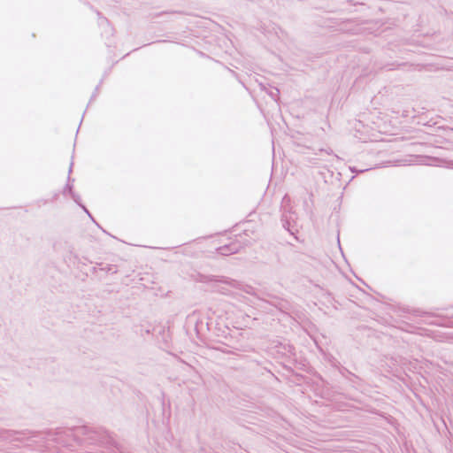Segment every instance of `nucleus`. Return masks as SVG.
Returning a JSON list of instances; mask_svg holds the SVG:
<instances>
[{
  "label": "nucleus",
  "mask_w": 453,
  "mask_h": 453,
  "mask_svg": "<svg viewBox=\"0 0 453 453\" xmlns=\"http://www.w3.org/2000/svg\"><path fill=\"white\" fill-rule=\"evenodd\" d=\"M48 436L63 446H73L71 441L77 445H98L104 448L118 447L117 442L104 428H94L88 426H73L69 428H57L54 432L49 431Z\"/></svg>",
  "instance_id": "f257e3e1"
},
{
  "label": "nucleus",
  "mask_w": 453,
  "mask_h": 453,
  "mask_svg": "<svg viewBox=\"0 0 453 453\" xmlns=\"http://www.w3.org/2000/svg\"><path fill=\"white\" fill-rule=\"evenodd\" d=\"M197 280L203 283H223L232 288H239L240 286L236 280H233L225 276L207 275L199 273Z\"/></svg>",
  "instance_id": "f03ea898"
},
{
  "label": "nucleus",
  "mask_w": 453,
  "mask_h": 453,
  "mask_svg": "<svg viewBox=\"0 0 453 453\" xmlns=\"http://www.w3.org/2000/svg\"><path fill=\"white\" fill-rule=\"evenodd\" d=\"M274 349L276 353L282 357H291L296 356V348L289 342H278Z\"/></svg>",
  "instance_id": "7ed1b4c3"
},
{
  "label": "nucleus",
  "mask_w": 453,
  "mask_h": 453,
  "mask_svg": "<svg viewBox=\"0 0 453 453\" xmlns=\"http://www.w3.org/2000/svg\"><path fill=\"white\" fill-rule=\"evenodd\" d=\"M241 245L238 242H231L217 249V252L222 256L235 254L239 251Z\"/></svg>",
  "instance_id": "20e7f679"
},
{
  "label": "nucleus",
  "mask_w": 453,
  "mask_h": 453,
  "mask_svg": "<svg viewBox=\"0 0 453 453\" xmlns=\"http://www.w3.org/2000/svg\"><path fill=\"white\" fill-rule=\"evenodd\" d=\"M26 434L25 432L16 430H4L0 434V437L4 440L10 441H23V438L18 437V435Z\"/></svg>",
  "instance_id": "39448f33"
},
{
  "label": "nucleus",
  "mask_w": 453,
  "mask_h": 453,
  "mask_svg": "<svg viewBox=\"0 0 453 453\" xmlns=\"http://www.w3.org/2000/svg\"><path fill=\"white\" fill-rule=\"evenodd\" d=\"M211 291L225 296H232L233 292L225 286L219 285V283H213L211 285Z\"/></svg>",
  "instance_id": "423d86ee"
},
{
  "label": "nucleus",
  "mask_w": 453,
  "mask_h": 453,
  "mask_svg": "<svg viewBox=\"0 0 453 453\" xmlns=\"http://www.w3.org/2000/svg\"><path fill=\"white\" fill-rule=\"evenodd\" d=\"M73 163L72 162L71 165L69 167V172H68L69 175H68V178H67V183L65 184V187L64 188V194H65V193L69 194V193H72L73 191V182L74 181V179H72L70 177V173L73 171Z\"/></svg>",
  "instance_id": "0eeeda50"
},
{
  "label": "nucleus",
  "mask_w": 453,
  "mask_h": 453,
  "mask_svg": "<svg viewBox=\"0 0 453 453\" xmlns=\"http://www.w3.org/2000/svg\"><path fill=\"white\" fill-rule=\"evenodd\" d=\"M317 153L314 154V156H307L303 157V162L307 165H312L318 164V161L319 158L317 157Z\"/></svg>",
  "instance_id": "6e6552de"
},
{
  "label": "nucleus",
  "mask_w": 453,
  "mask_h": 453,
  "mask_svg": "<svg viewBox=\"0 0 453 453\" xmlns=\"http://www.w3.org/2000/svg\"><path fill=\"white\" fill-rule=\"evenodd\" d=\"M270 303L280 311L288 308V302L284 300H279L278 298H276L274 302H270Z\"/></svg>",
  "instance_id": "1a4fd4ad"
},
{
  "label": "nucleus",
  "mask_w": 453,
  "mask_h": 453,
  "mask_svg": "<svg viewBox=\"0 0 453 453\" xmlns=\"http://www.w3.org/2000/svg\"><path fill=\"white\" fill-rule=\"evenodd\" d=\"M238 283L240 284L239 286V289H242V291H244L245 293L247 294H250V295H253L254 294V288L250 286V285H245V286H242L239 281Z\"/></svg>",
  "instance_id": "9d476101"
},
{
  "label": "nucleus",
  "mask_w": 453,
  "mask_h": 453,
  "mask_svg": "<svg viewBox=\"0 0 453 453\" xmlns=\"http://www.w3.org/2000/svg\"><path fill=\"white\" fill-rule=\"evenodd\" d=\"M340 372H341V374H342L343 376H346L347 374H349V375H351V376H353V377H355V378H357V376H356L354 373H352L351 372H349L346 367H343V366H342V367H341V368H340Z\"/></svg>",
  "instance_id": "9b49d317"
},
{
  "label": "nucleus",
  "mask_w": 453,
  "mask_h": 453,
  "mask_svg": "<svg viewBox=\"0 0 453 453\" xmlns=\"http://www.w3.org/2000/svg\"><path fill=\"white\" fill-rule=\"evenodd\" d=\"M69 194L72 196V198L73 199V201L80 205L81 204L80 203V196L75 194L73 191L72 193H69Z\"/></svg>",
  "instance_id": "f8f14e48"
},
{
  "label": "nucleus",
  "mask_w": 453,
  "mask_h": 453,
  "mask_svg": "<svg viewBox=\"0 0 453 453\" xmlns=\"http://www.w3.org/2000/svg\"><path fill=\"white\" fill-rule=\"evenodd\" d=\"M446 166L453 169V160H445Z\"/></svg>",
  "instance_id": "ddd939ff"
},
{
  "label": "nucleus",
  "mask_w": 453,
  "mask_h": 453,
  "mask_svg": "<svg viewBox=\"0 0 453 453\" xmlns=\"http://www.w3.org/2000/svg\"><path fill=\"white\" fill-rule=\"evenodd\" d=\"M98 90H99V85L96 86V89H95V92L93 93L91 98H90V102L96 96L97 93H98Z\"/></svg>",
  "instance_id": "4468645a"
},
{
  "label": "nucleus",
  "mask_w": 453,
  "mask_h": 453,
  "mask_svg": "<svg viewBox=\"0 0 453 453\" xmlns=\"http://www.w3.org/2000/svg\"><path fill=\"white\" fill-rule=\"evenodd\" d=\"M283 227L286 228L288 231H289L292 234V232L289 230V222L288 221L286 220L283 223Z\"/></svg>",
  "instance_id": "2eb2a0df"
},
{
  "label": "nucleus",
  "mask_w": 453,
  "mask_h": 453,
  "mask_svg": "<svg viewBox=\"0 0 453 453\" xmlns=\"http://www.w3.org/2000/svg\"><path fill=\"white\" fill-rule=\"evenodd\" d=\"M80 206L83 208V210L86 211V213H88V215L90 218H92V216H91V214L89 213L88 210H87V208H86L84 205L80 204Z\"/></svg>",
  "instance_id": "dca6fc26"
},
{
  "label": "nucleus",
  "mask_w": 453,
  "mask_h": 453,
  "mask_svg": "<svg viewBox=\"0 0 453 453\" xmlns=\"http://www.w3.org/2000/svg\"><path fill=\"white\" fill-rule=\"evenodd\" d=\"M203 321H200V322H196V328H199L200 326H203Z\"/></svg>",
  "instance_id": "f3484780"
}]
</instances>
